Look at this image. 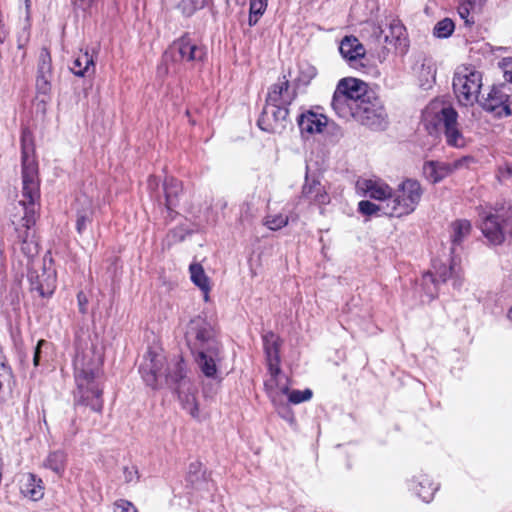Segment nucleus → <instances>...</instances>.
Here are the masks:
<instances>
[{
  "mask_svg": "<svg viewBox=\"0 0 512 512\" xmlns=\"http://www.w3.org/2000/svg\"><path fill=\"white\" fill-rule=\"evenodd\" d=\"M31 291H36L41 297L52 295L56 287V274L51 267L43 264L39 269L33 268L28 272Z\"/></svg>",
  "mask_w": 512,
  "mask_h": 512,
  "instance_id": "f8f14e48",
  "label": "nucleus"
},
{
  "mask_svg": "<svg viewBox=\"0 0 512 512\" xmlns=\"http://www.w3.org/2000/svg\"><path fill=\"white\" fill-rule=\"evenodd\" d=\"M267 8V0H250L249 9V25L254 26L257 24L259 18L263 15Z\"/></svg>",
  "mask_w": 512,
  "mask_h": 512,
  "instance_id": "f704fd0d",
  "label": "nucleus"
},
{
  "mask_svg": "<svg viewBox=\"0 0 512 512\" xmlns=\"http://www.w3.org/2000/svg\"><path fill=\"white\" fill-rule=\"evenodd\" d=\"M508 317L510 320H512V307L510 308V310L508 312Z\"/></svg>",
  "mask_w": 512,
  "mask_h": 512,
  "instance_id": "13d9d810",
  "label": "nucleus"
},
{
  "mask_svg": "<svg viewBox=\"0 0 512 512\" xmlns=\"http://www.w3.org/2000/svg\"><path fill=\"white\" fill-rule=\"evenodd\" d=\"M339 51L343 58L354 61L365 56L364 46L355 36H345L340 42Z\"/></svg>",
  "mask_w": 512,
  "mask_h": 512,
  "instance_id": "cd10ccee",
  "label": "nucleus"
},
{
  "mask_svg": "<svg viewBox=\"0 0 512 512\" xmlns=\"http://www.w3.org/2000/svg\"><path fill=\"white\" fill-rule=\"evenodd\" d=\"M185 339L192 353L200 352L213 346L221 345L216 331L206 319L197 316L187 325Z\"/></svg>",
  "mask_w": 512,
  "mask_h": 512,
  "instance_id": "0eeeda50",
  "label": "nucleus"
},
{
  "mask_svg": "<svg viewBox=\"0 0 512 512\" xmlns=\"http://www.w3.org/2000/svg\"><path fill=\"white\" fill-rule=\"evenodd\" d=\"M288 220V216L282 214L267 216L265 225L270 230H279L288 224Z\"/></svg>",
  "mask_w": 512,
  "mask_h": 512,
  "instance_id": "79ce46f5",
  "label": "nucleus"
},
{
  "mask_svg": "<svg viewBox=\"0 0 512 512\" xmlns=\"http://www.w3.org/2000/svg\"><path fill=\"white\" fill-rule=\"evenodd\" d=\"M422 117L430 134L443 130L449 146L463 148L466 145V139L459 129L458 113L452 106L441 101H432L423 111Z\"/></svg>",
  "mask_w": 512,
  "mask_h": 512,
  "instance_id": "7ed1b4c3",
  "label": "nucleus"
},
{
  "mask_svg": "<svg viewBox=\"0 0 512 512\" xmlns=\"http://www.w3.org/2000/svg\"><path fill=\"white\" fill-rule=\"evenodd\" d=\"M272 404L275 407V409L277 410L280 417H282L289 423H294V421H295L294 414H293L292 410L290 409V407L288 406L285 398L281 399V403H272Z\"/></svg>",
  "mask_w": 512,
  "mask_h": 512,
  "instance_id": "c03bdc74",
  "label": "nucleus"
},
{
  "mask_svg": "<svg viewBox=\"0 0 512 512\" xmlns=\"http://www.w3.org/2000/svg\"><path fill=\"white\" fill-rule=\"evenodd\" d=\"M345 92H341L337 87L332 98V108L335 113L344 119L355 118L359 105H352L349 97L345 96Z\"/></svg>",
  "mask_w": 512,
  "mask_h": 512,
  "instance_id": "bb28decb",
  "label": "nucleus"
},
{
  "mask_svg": "<svg viewBox=\"0 0 512 512\" xmlns=\"http://www.w3.org/2000/svg\"><path fill=\"white\" fill-rule=\"evenodd\" d=\"M316 68L309 63H302L299 65V76L297 81L300 84L308 85L310 81L316 76Z\"/></svg>",
  "mask_w": 512,
  "mask_h": 512,
  "instance_id": "ea45409f",
  "label": "nucleus"
},
{
  "mask_svg": "<svg viewBox=\"0 0 512 512\" xmlns=\"http://www.w3.org/2000/svg\"><path fill=\"white\" fill-rule=\"evenodd\" d=\"M163 190L165 194V207L171 214L180 203L183 193L182 183L174 177H167L163 183Z\"/></svg>",
  "mask_w": 512,
  "mask_h": 512,
  "instance_id": "b1692460",
  "label": "nucleus"
},
{
  "mask_svg": "<svg viewBox=\"0 0 512 512\" xmlns=\"http://www.w3.org/2000/svg\"><path fill=\"white\" fill-rule=\"evenodd\" d=\"M270 377L265 381V391L272 403H281V399L289 392V380L282 374L280 366H277V372L272 367H268Z\"/></svg>",
  "mask_w": 512,
  "mask_h": 512,
  "instance_id": "dca6fc26",
  "label": "nucleus"
},
{
  "mask_svg": "<svg viewBox=\"0 0 512 512\" xmlns=\"http://www.w3.org/2000/svg\"><path fill=\"white\" fill-rule=\"evenodd\" d=\"M358 186L366 196L380 201L381 204H387L388 199L392 197V189L381 180L364 179L358 182Z\"/></svg>",
  "mask_w": 512,
  "mask_h": 512,
  "instance_id": "4be33fe9",
  "label": "nucleus"
},
{
  "mask_svg": "<svg viewBox=\"0 0 512 512\" xmlns=\"http://www.w3.org/2000/svg\"><path fill=\"white\" fill-rule=\"evenodd\" d=\"M67 464V454L62 450L50 452L43 462V466L62 476Z\"/></svg>",
  "mask_w": 512,
  "mask_h": 512,
  "instance_id": "7c9ffc66",
  "label": "nucleus"
},
{
  "mask_svg": "<svg viewBox=\"0 0 512 512\" xmlns=\"http://www.w3.org/2000/svg\"><path fill=\"white\" fill-rule=\"evenodd\" d=\"M77 219L76 229L79 234H82L86 229L87 224L91 222L92 217V201L86 196H80L77 198Z\"/></svg>",
  "mask_w": 512,
  "mask_h": 512,
  "instance_id": "c756f323",
  "label": "nucleus"
},
{
  "mask_svg": "<svg viewBox=\"0 0 512 512\" xmlns=\"http://www.w3.org/2000/svg\"><path fill=\"white\" fill-rule=\"evenodd\" d=\"M435 267V275L431 273H427L424 275V281L427 282L428 280L431 282H446L447 279L451 277H455V286H459L461 282L459 281V271L456 269V261L455 258H452L451 264L449 266H446L445 264H441L439 267Z\"/></svg>",
  "mask_w": 512,
  "mask_h": 512,
  "instance_id": "c85d7f7f",
  "label": "nucleus"
},
{
  "mask_svg": "<svg viewBox=\"0 0 512 512\" xmlns=\"http://www.w3.org/2000/svg\"><path fill=\"white\" fill-rule=\"evenodd\" d=\"M165 383L175 385V390L179 400L182 402L183 408L186 409L191 416H198V406L194 395L192 384L186 378V369L184 361L181 357L172 359L166 363Z\"/></svg>",
  "mask_w": 512,
  "mask_h": 512,
  "instance_id": "39448f33",
  "label": "nucleus"
},
{
  "mask_svg": "<svg viewBox=\"0 0 512 512\" xmlns=\"http://www.w3.org/2000/svg\"><path fill=\"white\" fill-rule=\"evenodd\" d=\"M218 202H219V205H220L221 209L226 208L227 202L225 200H219Z\"/></svg>",
  "mask_w": 512,
  "mask_h": 512,
  "instance_id": "6e6d98bb",
  "label": "nucleus"
},
{
  "mask_svg": "<svg viewBox=\"0 0 512 512\" xmlns=\"http://www.w3.org/2000/svg\"><path fill=\"white\" fill-rule=\"evenodd\" d=\"M386 204H374L368 200H362L358 204V210L361 214L371 216L381 212L384 215L390 216L385 208Z\"/></svg>",
  "mask_w": 512,
  "mask_h": 512,
  "instance_id": "e433bc0d",
  "label": "nucleus"
},
{
  "mask_svg": "<svg viewBox=\"0 0 512 512\" xmlns=\"http://www.w3.org/2000/svg\"><path fill=\"white\" fill-rule=\"evenodd\" d=\"M166 359L162 354L148 351L139 367L143 381L152 389H158L165 382Z\"/></svg>",
  "mask_w": 512,
  "mask_h": 512,
  "instance_id": "9d476101",
  "label": "nucleus"
},
{
  "mask_svg": "<svg viewBox=\"0 0 512 512\" xmlns=\"http://www.w3.org/2000/svg\"><path fill=\"white\" fill-rule=\"evenodd\" d=\"M423 195L421 184L414 179H406L392 192L385 206L390 217H402L415 211Z\"/></svg>",
  "mask_w": 512,
  "mask_h": 512,
  "instance_id": "20e7f679",
  "label": "nucleus"
},
{
  "mask_svg": "<svg viewBox=\"0 0 512 512\" xmlns=\"http://www.w3.org/2000/svg\"><path fill=\"white\" fill-rule=\"evenodd\" d=\"M199 370L208 378H214L217 374V365L222 360V346H213V350L192 353Z\"/></svg>",
  "mask_w": 512,
  "mask_h": 512,
  "instance_id": "f3484780",
  "label": "nucleus"
},
{
  "mask_svg": "<svg viewBox=\"0 0 512 512\" xmlns=\"http://www.w3.org/2000/svg\"><path fill=\"white\" fill-rule=\"evenodd\" d=\"M52 76L51 56L47 48H42L39 54L37 76Z\"/></svg>",
  "mask_w": 512,
  "mask_h": 512,
  "instance_id": "c9c22d12",
  "label": "nucleus"
},
{
  "mask_svg": "<svg viewBox=\"0 0 512 512\" xmlns=\"http://www.w3.org/2000/svg\"><path fill=\"white\" fill-rule=\"evenodd\" d=\"M424 177L433 184H436L449 175H451V167L448 162L443 161H426L422 167Z\"/></svg>",
  "mask_w": 512,
  "mask_h": 512,
  "instance_id": "a878e982",
  "label": "nucleus"
},
{
  "mask_svg": "<svg viewBox=\"0 0 512 512\" xmlns=\"http://www.w3.org/2000/svg\"><path fill=\"white\" fill-rule=\"evenodd\" d=\"M90 68L94 70V60L93 57L88 54V52L78 55L70 67L71 71L76 76H84L89 72Z\"/></svg>",
  "mask_w": 512,
  "mask_h": 512,
  "instance_id": "72a5a7b5",
  "label": "nucleus"
},
{
  "mask_svg": "<svg viewBox=\"0 0 512 512\" xmlns=\"http://www.w3.org/2000/svg\"><path fill=\"white\" fill-rule=\"evenodd\" d=\"M50 346V343L46 340H39L35 349H34V355H33V363L34 366H38L41 359V354L43 349H47Z\"/></svg>",
  "mask_w": 512,
  "mask_h": 512,
  "instance_id": "de8ad7c7",
  "label": "nucleus"
},
{
  "mask_svg": "<svg viewBox=\"0 0 512 512\" xmlns=\"http://www.w3.org/2000/svg\"><path fill=\"white\" fill-rule=\"evenodd\" d=\"M5 273L4 256H3V240L0 237V281L3 279Z\"/></svg>",
  "mask_w": 512,
  "mask_h": 512,
  "instance_id": "864d4df0",
  "label": "nucleus"
},
{
  "mask_svg": "<svg viewBox=\"0 0 512 512\" xmlns=\"http://www.w3.org/2000/svg\"><path fill=\"white\" fill-rule=\"evenodd\" d=\"M51 78L52 76H37L36 89L38 93L47 95L51 91Z\"/></svg>",
  "mask_w": 512,
  "mask_h": 512,
  "instance_id": "a18cd8bd",
  "label": "nucleus"
},
{
  "mask_svg": "<svg viewBox=\"0 0 512 512\" xmlns=\"http://www.w3.org/2000/svg\"><path fill=\"white\" fill-rule=\"evenodd\" d=\"M509 96L502 88L493 87L483 101L479 103L484 110L494 113L498 117L511 115L510 105L508 103Z\"/></svg>",
  "mask_w": 512,
  "mask_h": 512,
  "instance_id": "a211bd4d",
  "label": "nucleus"
},
{
  "mask_svg": "<svg viewBox=\"0 0 512 512\" xmlns=\"http://www.w3.org/2000/svg\"><path fill=\"white\" fill-rule=\"evenodd\" d=\"M171 51L177 53L181 61L190 63L202 62L206 56L205 47L193 42L189 37H182L175 41Z\"/></svg>",
  "mask_w": 512,
  "mask_h": 512,
  "instance_id": "4468645a",
  "label": "nucleus"
},
{
  "mask_svg": "<svg viewBox=\"0 0 512 512\" xmlns=\"http://www.w3.org/2000/svg\"><path fill=\"white\" fill-rule=\"evenodd\" d=\"M156 178L154 176L149 177V186L152 187L153 183L155 182Z\"/></svg>",
  "mask_w": 512,
  "mask_h": 512,
  "instance_id": "4d7b16f0",
  "label": "nucleus"
},
{
  "mask_svg": "<svg viewBox=\"0 0 512 512\" xmlns=\"http://www.w3.org/2000/svg\"><path fill=\"white\" fill-rule=\"evenodd\" d=\"M337 88L341 92H345V96H347V98L349 97L351 104L354 106L359 105L360 102L364 101L366 96L371 94L366 91L365 83L355 78H344L340 80Z\"/></svg>",
  "mask_w": 512,
  "mask_h": 512,
  "instance_id": "412c9836",
  "label": "nucleus"
},
{
  "mask_svg": "<svg viewBox=\"0 0 512 512\" xmlns=\"http://www.w3.org/2000/svg\"><path fill=\"white\" fill-rule=\"evenodd\" d=\"M196 466H199V463L191 464L190 469H192L193 467H196Z\"/></svg>",
  "mask_w": 512,
  "mask_h": 512,
  "instance_id": "bf43d9fd",
  "label": "nucleus"
},
{
  "mask_svg": "<svg viewBox=\"0 0 512 512\" xmlns=\"http://www.w3.org/2000/svg\"><path fill=\"white\" fill-rule=\"evenodd\" d=\"M296 97V88H291L289 80L286 76H283L269 88L266 103L289 108Z\"/></svg>",
  "mask_w": 512,
  "mask_h": 512,
  "instance_id": "ddd939ff",
  "label": "nucleus"
},
{
  "mask_svg": "<svg viewBox=\"0 0 512 512\" xmlns=\"http://www.w3.org/2000/svg\"><path fill=\"white\" fill-rule=\"evenodd\" d=\"M419 485L421 486V488H423V491H419L418 496L424 502H430L433 498L434 493L437 490V487L433 483L428 482L427 479H424L423 481L419 482Z\"/></svg>",
  "mask_w": 512,
  "mask_h": 512,
  "instance_id": "37998d69",
  "label": "nucleus"
},
{
  "mask_svg": "<svg viewBox=\"0 0 512 512\" xmlns=\"http://www.w3.org/2000/svg\"><path fill=\"white\" fill-rule=\"evenodd\" d=\"M471 224L468 220L461 219L451 224V241L453 247L451 253L454 254L455 246L460 245L462 241L470 234Z\"/></svg>",
  "mask_w": 512,
  "mask_h": 512,
  "instance_id": "2f4dec72",
  "label": "nucleus"
},
{
  "mask_svg": "<svg viewBox=\"0 0 512 512\" xmlns=\"http://www.w3.org/2000/svg\"><path fill=\"white\" fill-rule=\"evenodd\" d=\"M189 270L192 282L204 292L205 300H207L210 285L209 279L206 276L203 267L198 263H193L190 265Z\"/></svg>",
  "mask_w": 512,
  "mask_h": 512,
  "instance_id": "473e14b6",
  "label": "nucleus"
},
{
  "mask_svg": "<svg viewBox=\"0 0 512 512\" xmlns=\"http://www.w3.org/2000/svg\"><path fill=\"white\" fill-rule=\"evenodd\" d=\"M313 393L310 389H305L303 391L300 390H292L285 395L287 397L288 402L293 404H299L311 399Z\"/></svg>",
  "mask_w": 512,
  "mask_h": 512,
  "instance_id": "a19ab883",
  "label": "nucleus"
},
{
  "mask_svg": "<svg viewBox=\"0 0 512 512\" xmlns=\"http://www.w3.org/2000/svg\"><path fill=\"white\" fill-rule=\"evenodd\" d=\"M302 197L317 205H325L330 202L326 188L317 178H311L308 172H306L305 183L302 187Z\"/></svg>",
  "mask_w": 512,
  "mask_h": 512,
  "instance_id": "aec40b11",
  "label": "nucleus"
},
{
  "mask_svg": "<svg viewBox=\"0 0 512 512\" xmlns=\"http://www.w3.org/2000/svg\"><path fill=\"white\" fill-rule=\"evenodd\" d=\"M458 13L461 16L462 19L465 20L466 23H469V15L472 13V9H469V6L466 2L462 1L460 2V5L458 7Z\"/></svg>",
  "mask_w": 512,
  "mask_h": 512,
  "instance_id": "3c124183",
  "label": "nucleus"
},
{
  "mask_svg": "<svg viewBox=\"0 0 512 512\" xmlns=\"http://www.w3.org/2000/svg\"><path fill=\"white\" fill-rule=\"evenodd\" d=\"M173 6L186 17H190L197 9L202 7L196 0H175Z\"/></svg>",
  "mask_w": 512,
  "mask_h": 512,
  "instance_id": "4c0bfd02",
  "label": "nucleus"
},
{
  "mask_svg": "<svg viewBox=\"0 0 512 512\" xmlns=\"http://www.w3.org/2000/svg\"><path fill=\"white\" fill-rule=\"evenodd\" d=\"M74 404L85 405L100 413L103 409L102 388L98 378L102 361L92 349L77 351L74 358Z\"/></svg>",
  "mask_w": 512,
  "mask_h": 512,
  "instance_id": "f03ea898",
  "label": "nucleus"
},
{
  "mask_svg": "<svg viewBox=\"0 0 512 512\" xmlns=\"http://www.w3.org/2000/svg\"><path fill=\"white\" fill-rule=\"evenodd\" d=\"M453 31V21L449 18H445L435 25L433 33L438 38H447L453 33Z\"/></svg>",
  "mask_w": 512,
  "mask_h": 512,
  "instance_id": "58836bf2",
  "label": "nucleus"
},
{
  "mask_svg": "<svg viewBox=\"0 0 512 512\" xmlns=\"http://www.w3.org/2000/svg\"><path fill=\"white\" fill-rule=\"evenodd\" d=\"M355 119L373 130H384L388 124L382 101L372 93L360 102Z\"/></svg>",
  "mask_w": 512,
  "mask_h": 512,
  "instance_id": "6e6552de",
  "label": "nucleus"
},
{
  "mask_svg": "<svg viewBox=\"0 0 512 512\" xmlns=\"http://www.w3.org/2000/svg\"><path fill=\"white\" fill-rule=\"evenodd\" d=\"M289 108L265 104L257 121L258 127L269 133H282L288 124Z\"/></svg>",
  "mask_w": 512,
  "mask_h": 512,
  "instance_id": "9b49d317",
  "label": "nucleus"
},
{
  "mask_svg": "<svg viewBox=\"0 0 512 512\" xmlns=\"http://www.w3.org/2000/svg\"><path fill=\"white\" fill-rule=\"evenodd\" d=\"M481 217V231L487 240L500 245L505 240L506 226L509 219L508 212L504 210H495L494 212H483Z\"/></svg>",
  "mask_w": 512,
  "mask_h": 512,
  "instance_id": "1a4fd4ad",
  "label": "nucleus"
},
{
  "mask_svg": "<svg viewBox=\"0 0 512 512\" xmlns=\"http://www.w3.org/2000/svg\"><path fill=\"white\" fill-rule=\"evenodd\" d=\"M20 491L23 496L38 501L44 496V485L41 478L33 473H25L20 478Z\"/></svg>",
  "mask_w": 512,
  "mask_h": 512,
  "instance_id": "5701e85b",
  "label": "nucleus"
},
{
  "mask_svg": "<svg viewBox=\"0 0 512 512\" xmlns=\"http://www.w3.org/2000/svg\"><path fill=\"white\" fill-rule=\"evenodd\" d=\"M94 0H73L76 8L81 10H87L93 3Z\"/></svg>",
  "mask_w": 512,
  "mask_h": 512,
  "instance_id": "603ef678",
  "label": "nucleus"
},
{
  "mask_svg": "<svg viewBox=\"0 0 512 512\" xmlns=\"http://www.w3.org/2000/svg\"><path fill=\"white\" fill-rule=\"evenodd\" d=\"M297 123L301 134L304 136L322 133L327 126L328 119L321 113H316L312 110L303 112L297 118Z\"/></svg>",
  "mask_w": 512,
  "mask_h": 512,
  "instance_id": "6ab92c4d",
  "label": "nucleus"
},
{
  "mask_svg": "<svg viewBox=\"0 0 512 512\" xmlns=\"http://www.w3.org/2000/svg\"><path fill=\"white\" fill-rule=\"evenodd\" d=\"M504 78L506 81L512 83V70L505 69L504 71Z\"/></svg>",
  "mask_w": 512,
  "mask_h": 512,
  "instance_id": "5fc2aeb1",
  "label": "nucleus"
},
{
  "mask_svg": "<svg viewBox=\"0 0 512 512\" xmlns=\"http://www.w3.org/2000/svg\"><path fill=\"white\" fill-rule=\"evenodd\" d=\"M280 338L273 332H268L263 335V347L266 354L268 367H272L274 372H277V366H280Z\"/></svg>",
  "mask_w": 512,
  "mask_h": 512,
  "instance_id": "393cba45",
  "label": "nucleus"
},
{
  "mask_svg": "<svg viewBox=\"0 0 512 512\" xmlns=\"http://www.w3.org/2000/svg\"><path fill=\"white\" fill-rule=\"evenodd\" d=\"M482 87V74L471 66H460L454 73L453 90L458 102L463 106L479 102Z\"/></svg>",
  "mask_w": 512,
  "mask_h": 512,
  "instance_id": "423d86ee",
  "label": "nucleus"
},
{
  "mask_svg": "<svg viewBox=\"0 0 512 512\" xmlns=\"http://www.w3.org/2000/svg\"><path fill=\"white\" fill-rule=\"evenodd\" d=\"M475 160L472 156H463L459 159H456L452 162H448V165L451 167V174L456 170H460L465 167H469L470 164L474 163Z\"/></svg>",
  "mask_w": 512,
  "mask_h": 512,
  "instance_id": "49530a36",
  "label": "nucleus"
},
{
  "mask_svg": "<svg viewBox=\"0 0 512 512\" xmlns=\"http://www.w3.org/2000/svg\"><path fill=\"white\" fill-rule=\"evenodd\" d=\"M22 184V198L14 205L11 217L18 242L21 245V252L31 259L39 252L34 226L40 209V190L37 165L24 144L22 148Z\"/></svg>",
  "mask_w": 512,
  "mask_h": 512,
  "instance_id": "f257e3e1",
  "label": "nucleus"
},
{
  "mask_svg": "<svg viewBox=\"0 0 512 512\" xmlns=\"http://www.w3.org/2000/svg\"><path fill=\"white\" fill-rule=\"evenodd\" d=\"M114 512H137V510L131 502L120 499L115 502Z\"/></svg>",
  "mask_w": 512,
  "mask_h": 512,
  "instance_id": "09e8293b",
  "label": "nucleus"
},
{
  "mask_svg": "<svg viewBox=\"0 0 512 512\" xmlns=\"http://www.w3.org/2000/svg\"><path fill=\"white\" fill-rule=\"evenodd\" d=\"M373 34L379 41L383 38L385 43L400 48L402 52L406 51V29L399 20H391L387 29H382L380 26L376 27Z\"/></svg>",
  "mask_w": 512,
  "mask_h": 512,
  "instance_id": "2eb2a0df",
  "label": "nucleus"
},
{
  "mask_svg": "<svg viewBox=\"0 0 512 512\" xmlns=\"http://www.w3.org/2000/svg\"><path fill=\"white\" fill-rule=\"evenodd\" d=\"M77 301H78L79 312L81 314H86L87 313V304H88V298H87L86 294L82 291L79 292L77 294Z\"/></svg>",
  "mask_w": 512,
  "mask_h": 512,
  "instance_id": "8fccbe9b",
  "label": "nucleus"
}]
</instances>
